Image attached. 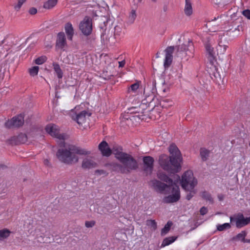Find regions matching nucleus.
<instances>
[{
	"label": "nucleus",
	"instance_id": "29",
	"mask_svg": "<svg viewBox=\"0 0 250 250\" xmlns=\"http://www.w3.org/2000/svg\"><path fill=\"white\" fill-rule=\"evenodd\" d=\"M200 155L202 160L204 162L206 161L209 155V151L205 148H201L200 150Z\"/></svg>",
	"mask_w": 250,
	"mask_h": 250
},
{
	"label": "nucleus",
	"instance_id": "20",
	"mask_svg": "<svg viewBox=\"0 0 250 250\" xmlns=\"http://www.w3.org/2000/svg\"><path fill=\"white\" fill-rule=\"evenodd\" d=\"M98 166V164L94 161L88 159V158H84L82 164V167L84 169H91L93 168L96 167Z\"/></svg>",
	"mask_w": 250,
	"mask_h": 250
},
{
	"label": "nucleus",
	"instance_id": "10",
	"mask_svg": "<svg viewBox=\"0 0 250 250\" xmlns=\"http://www.w3.org/2000/svg\"><path fill=\"white\" fill-rule=\"evenodd\" d=\"M45 130L48 134L53 137L63 141L65 140V134H60L59 127L55 124L47 125L45 127Z\"/></svg>",
	"mask_w": 250,
	"mask_h": 250
},
{
	"label": "nucleus",
	"instance_id": "11",
	"mask_svg": "<svg viewBox=\"0 0 250 250\" xmlns=\"http://www.w3.org/2000/svg\"><path fill=\"white\" fill-rule=\"evenodd\" d=\"M143 170L146 175H151L154 168V158L150 156H146L143 157Z\"/></svg>",
	"mask_w": 250,
	"mask_h": 250
},
{
	"label": "nucleus",
	"instance_id": "14",
	"mask_svg": "<svg viewBox=\"0 0 250 250\" xmlns=\"http://www.w3.org/2000/svg\"><path fill=\"white\" fill-rule=\"evenodd\" d=\"M98 148L104 156L109 157L112 154L111 149L109 147L108 143L105 141H103L99 145Z\"/></svg>",
	"mask_w": 250,
	"mask_h": 250
},
{
	"label": "nucleus",
	"instance_id": "13",
	"mask_svg": "<svg viewBox=\"0 0 250 250\" xmlns=\"http://www.w3.org/2000/svg\"><path fill=\"white\" fill-rule=\"evenodd\" d=\"M24 123V116L20 114L13 117L11 120H8L5 123V126L8 128L12 127H19L21 126Z\"/></svg>",
	"mask_w": 250,
	"mask_h": 250
},
{
	"label": "nucleus",
	"instance_id": "35",
	"mask_svg": "<svg viewBox=\"0 0 250 250\" xmlns=\"http://www.w3.org/2000/svg\"><path fill=\"white\" fill-rule=\"evenodd\" d=\"M231 228V225L229 223H226L223 224L217 225V230L219 231H224Z\"/></svg>",
	"mask_w": 250,
	"mask_h": 250
},
{
	"label": "nucleus",
	"instance_id": "40",
	"mask_svg": "<svg viewBox=\"0 0 250 250\" xmlns=\"http://www.w3.org/2000/svg\"><path fill=\"white\" fill-rule=\"evenodd\" d=\"M39 67L38 66H34L29 68L28 72L31 76L34 77L38 75Z\"/></svg>",
	"mask_w": 250,
	"mask_h": 250
},
{
	"label": "nucleus",
	"instance_id": "63",
	"mask_svg": "<svg viewBox=\"0 0 250 250\" xmlns=\"http://www.w3.org/2000/svg\"><path fill=\"white\" fill-rule=\"evenodd\" d=\"M113 75H109V76H107V78H105L106 79H111V77H113Z\"/></svg>",
	"mask_w": 250,
	"mask_h": 250
},
{
	"label": "nucleus",
	"instance_id": "33",
	"mask_svg": "<svg viewBox=\"0 0 250 250\" xmlns=\"http://www.w3.org/2000/svg\"><path fill=\"white\" fill-rule=\"evenodd\" d=\"M12 232L7 229L0 230V240H3L8 238Z\"/></svg>",
	"mask_w": 250,
	"mask_h": 250
},
{
	"label": "nucleus",
	"instance_id": "26",
	"mask_svg": "<svg viewBox=\"0 0 250 250\" xmlns=\"http://www.w3.org/2000/svg\"><path fill=\"white\" fill-rule=\"evenodd\" d=\"M178 238V236H169L165 238L162 243L161 247H165L173 243Z\"/></svg>",
	"mask_w": 250,
	"mask_h": 250
},
{
	"label": "nucleus",
	"instance_id": "58",
	"mask_svg": "<svg viewBox=\"0 0 250 250\" xmlns=\"http://www.w3.org/2000/svg\"><path fill=\"white\" fill-rule=\"evenodd\" d=\"M6 168H7V167L6 165L3 164H0V169H4Z\"/></svg>",
	"mask_w": 250,
	"mask_h": 250
},
{
	"label": "nucleus",
	"instance_id": "59",
	"mask_svg": "<svg viewBox=\"0 0 250 250\" xmlns=\"http://www.w3.org/2000/svg\"><path fill=\"white\" fill-rule=\"evenodd\" d=\"M218 198L219 201H222L223 200L224 197L223 195H219L218 196Z\"/></svg>",
	"mask_w": 250,
	"mask_h": 250
},
{
	"label": "nucleus",
	"instance_id": "50",
	"mask_svg": "<svg viewBox=\"0 0 250 250\" xmlns=\"http://www.w3.org/2000/svg\"><path fill=\"white\" fill-rule=\"evenodd\" d=\"M243 15L247 19L250 20V10L246 9L242 12Z\"/></svg>",
	"mask_w": 250,
	"mask_h": 250
},
{
	"label": "nucleus",
	"instance_id": "22",
	"mask_svg": "<svg viewBox=\"0 0 250 250\" xmlns=\"http://www.w3.org/2000/svg\"><path fill=\"white\" fill-rule=\"evenodd\" d=\"M142 114H138V115H132L130 113V112H128L127 113L123 115V119H125V120H136L137 118L139 120H144L145 115H144V111H142L141 113Z\"/></svg>",
	"mask_w": 250,
	"mask_h": 250
},
{
	"label": "nucleus",
	"instance_id": "62",
	"mask_svg": "<svg viewBox=\"0 0 250 250\" xmlns=\"http://www.w3.org/2000/svg\"><path fill=\"white\" fill-rule=\"evenodd\" d=\"M244 243H250V239H246L245 238V241H244Z\"/></svg>",
	"mask_w": 250,
	"mask_h": 250
},
{
	"label": "nucleus",
	"instance_id": "51",
	"mask_svg": "<svg viewBox=\"0 0 250 250\" xmlns=\"http://www.w3.org/2000/svg\"><path fill=\"white\" fill-rule=\"evenodd\" d=\"M227 48L218 47L217 48L218 54L219 53H220V54H224V53L226 52Z\"/></svg>",
	"mask_w": 250,
	"mask_h": 250
},
{
	"label": "nucleus",
	"instance_id": "28",
	"mask_svg": "<svg viewBox=\"0 0 250 250\" xmlns=\"http://www.w3.org/2000/svg\"><path fill=\"white\" fill-rule=\"evenodd\" d=\"M52 64L54 70L56 73L58 78L59 79H62L63 76V72L60 66V65L57 62H53Z\"/></svg>",
	"mask_w": 250,
	"mask_h": 250
},
{
	"label": "nucleus",
	"instance_id": "64",
	"mask_svg": "<svg viewBox=\"0 0 250 250\" xmlns=\"http://www.w3.org/2000/svg\"><path fill=\"white\" fill-rule=\"evenodd\" d=\"M152 84H153V86H154L155 87V85H156V82H155V81H153L152 82Z\"/></svg>",
	"mask_w": 250,
	"mask_h": 250
},
{
	"label": "nucleus",
	"instance_id": "1",
	"mask_svg": "<svg viewBox=\"0 0 250 250\" xmlns=\"http://www.w3.org/2000/svg\"><path fill=\"white\" fill-rule=\"evenodd\" d=\"M168 151L170 156L166 154H162L160 156L159 165L165 171L169 174V176L173 174L177 181L180 180V176L175 174L180 172L182 169L181 163L183 161V158L181 153L174 144H172L169 146Z\"/></svg>",
	"mask_w": 250,
	"mask_h": 250
},
{
	"label": "nucleus",
	"instance_id": "8",
	"mask_svg": "<svg viewBox=\"0 0 250 250\" xmlns=\"http://www.w3.org/2000/svg\"><path fill=\"white\" fill-rule=\"evenodd\" d=\"M150 182L152 187L157 192L165 194L170 193L171 187H169V185L167 184L163 183L157 179L152 180Z\"/></svg>",
	"mask_w": 250,
	"mask_h": 250
},
{
	"label": "nucleus",
	"instance_id": "4",
	"mask_svg": "<svg viewBox=\"0 0 250 250\" xmlns=\"http://www.w3.org/2000/svg\"><path fill=\"white\" fill-rule=\"evenodd\" d=\"M176 55L181 59L188 60L189 57H192L194 46L191 40H189L188 44L183 43L176 46Z\"/></svg>",
	"mask_w": 250,
	"mask_h": 250
},
{
	"label": "nucleus",
	"instance_id": "56",
	"mask_svg": "<svg viewBox=\"0 0 250 250\" xmlns=\"http://www.w3.org/2000/svg\"><path fill=\"white\" fill-rule=\"evenodd\" d=\"M142 105H148V103H147V101L146 100V99H144L142 100Z\"/></svg>",
	"mask_w": 250,
	"mask_h": 250
},
{
	"label": "nucleus",
	"instance_id": "2",
	"mask_svg": "<svg viewBox=\"0 0 250 250\" xmlns=\"http://www.w3.org/2000/svg\"><path fill=\"white\" fill-rule=\"evenodd\" d=\"M59 146L61 148L57 150L56 156L60 161L67 165H72L78 162L79 157L77 154L87 155L91 153L90 151L75 145L67 144L64 141L59 144Z\"/></svg>",
	"mask_w": 250,
	"mask_h": 250
},
{
	"label": "nucleus",
	"instance_id": "42",
	"mask_svg": "<svg viewBox=\"0 0 250 250\" xmlns=\"http://www.w3.org/2000/svg\"><path fill=\"white\" fill-rule=\"evenodd\" d=\"M168 103H171V102L167 99L163 100L160 101L159 104L162 108H167L171 105V104H168Z\"/></svg>",
	"mask_w": 250,
	"mask_h": 250
},
{
	"label": "nucleus",
	"instance_id": "44",
	"mask_svg": "<svg viewBox=\"0 0 250 250\" xmlns=\"http://www.w3.org/2000/svg\"><path fill=\"white\" fill-rule=\"evenodd\" d=\"M46 60V58L45 56H41L38 57L35 60V62L37 64H42Z\"/></svg>",
	"mask_w": 250,
	"mask_h": 250
},
{
	"label": "nucleus",
	"instance_id": "27",
	"mask_svg": "<svg viewBox=\"0 0 250 250\" xmlns=\"http://www.w3.org/2000/svg\"><path fill=\"white\" fill-rule=\"evenodd\" d=\"M155 90H156L154 89V88H153L152 93L147 96H146V100L147 101V103H148V105H147V106H150L151 105L154 107L156 106L155 104H152L155 98V95L154 94V91Z\"/></svg>",
	"mask_w": 250,
	"mask_h": 250
},
{
	"label": "nucleus",
	"instance_id": "34",
	"mask_svg": "<svg viewBox=\"0 0 250 250\" xmlns=\"http://www.w3.org/2000/svg\"><path fill=\"white\" fill-rule=\"evenodd\" d=\"M201 196L203 199L206 201H208L211 204L213 203V199L212 198L211 194L208 192L204 191L201 193Z\"/></svg>",
	"mask_w": 250,
	"mask_h": 250
},
{
	"label": "nucleus",
	"instance_id": "23",
	"mask_svg": "<svg viewBox=\"0 0 250 250\" xmlns=\"http://www.w3.org/2000/svg\"><path fill=\"white\" fill-rule=\"evenodd\" d=\"M88 113L86 110H83L76 115L75 118L73 119L77 122L79 125L82 124L85 121V117Z\"/></svg>",
	"mask_w": 250,
	"mask_h": 250
},
{
	"label": "nucleus",
	"instance_id": "37",
	"mask_svg": "<svg viewBox=\"0 0 250 250\" xmlns=\"http://www.w3.org/2000/svg\"><path fill=\"white\" fill-rule=\"evenodd\" d=\"M173 59V56L166 55L164 61V67L165 68H168L171 65Z\"/></svg>",
	"mask_w": 250,
	"mask_h": 250
},
{
	"label": "nucleus",
	"instance_id": "5",
	"mask_svg": "<svg viewBox=\"0 0 250 250\" xmlns=\"http://www.w3.org/2000/svg\"><path fill=\"white\" fill-rule=\"evenodd\" d=\"M79 29L82 33L86 37L90 35L92 31V22L90 17L86 16L83 20L81 21L79 24ZM94 39L86 37V42L88 44H92Z\"/></svg>",
	"mask_w": 250,
	"mask_h": 250
},
{
	"label": "nucleus",
	"instance_id": "55",
	"mask_svg": "<svg viewBox=\"0 0 250 250\" xmlns=\"http://www.w3.org/2000/svg\"><path fill=\"white\" fill-rule=\"evenodd\" d=\"M119 67H123L124 66V65L125 63V60H123L122 61L119 62Z\"/></svg>",
	"mask_w": 250,
	"mask_h": 250
},
{
	"label": "nucleus",
	"instance_id": "46",
	"mask_svg": "<svg viewBox=\"0 0 250 250\" xmlns=\"http://www.w3.org/2000/svg\"><path fill=\"white\" fill-rule=\"evenodd\" d=\"M139 108L136 107H132L129 108L128 110L130 112V113L132 115L135 114L140 113V111L139 110Z\"/></svg>",
	"mask_w": 250,
	"mask_h": 250
},
{
	"label": "nucleus",
	"instance_id": "15",
	"mask_svg": "<svg viewBox=\"0 0 250 250\" xmlns=\"http://www.w3.org/2000/svg\"><path fill=\"white\" fill-rule=\"evenodd\" d=\"M27 141V135L25 133H21L18 136L12 137L11 139V144L18 145L20 144H24Z\"/></svg>",
	"mask_w": 250,
	"mask_h": 250
},
{
	"label": "nucleus",
	"instance_id": "54",
	"mask_svg": "<svg viewBox=\"0 0 250 250\" xmlns=\"http://www.w3.org/2000/svg\"><path fill=\"white\" fill-rule=\"evenodd\" d=\"M95 173L96 174H98V175H102V174H105L106 173V172L104 170H100V169H97L95 171Z\"/></svg>",
	"mask_w": 250,
	"mask_h": 250
},
{
	"label": "nucleus",
	"instance_id": "36",
	"mask_svg": "<svg viewBox=\"0 0 250 250\" xmlns=\"http://www.w3.org/2000/svg\"><path fill=\"white\" fill-rule=\"evenodd\" d=\"M146 225L151 228L153 230H155L157 229V224L155 220L148 219L146 221Z\"/></svg>",
	"mask_w": 250,
	"mask_h": 250
},
{
	"label": "nucleus",
	"instance_id": "41",
	"mask_svg": "<svg viewBox=\"0 0 250 250\" xmlns=\"http://www.w3.org/2000/svg\"><path fill=\"white\" fill-rule=\"evenodd\" d=\"M137 15L134 10H132L128 17V20L130 23H133L136 18Z\"/></svg>",
	"mask_w": 250,
	"mask_h": 250
},
{
	"label": "nucleus",
	"instance_id": "57",
	"mask_svg": "<svg viewBox=\"0 0 250 250\" xmlns=\"http://www.w3.org/2000/svg\"><path fill=\"white\" fill-rule=\"evenodd\" d=\"M246 48L248 53L250 54V43H248L246 44Z\"/></svg>",
	"mask_w": 250,
	"mask_h": 250
},
{
	"label": "nucleus",
	"instance_id": "25",
	"mask_svg": "<svg viewBox=\"0 0 250 250\" xmlns=\"http://www.w3.org/2000/svg\"><path fill=\"white\" fill-rule=\"evenodd\" d=\"M186 4L184 9L185 14L188 16H190L193 12L192 4L190 0H185Z\"/></svg>",
	"mask_w": 250,
	"mask_h": 250
},
{
	"label": "nucleus",
	"instance_id": "21",
	"mask_svg": "<svg viewBox=\"0 0 250 250\" xmlns=\"http://www.w3.org/2000/svg\"><path fill=\"white\" fill-rule=\"evenodd\" d=\"M64 29L68 40L72 41L74 32L72 24L68 22L65 23Z\"/></svg>",
	"mask_w": 250,
	"mask_h": 250
},
{
	"label": "nucleus",
	"instance_id": "39",
	"mask_svg": "<svg viewBox=\"0 0 250 250\" xmlns=\"http://www.w3.org/2000/svg\"><path fill=\"white\" fill-rule=\"evenodd\" d=\"M184 190L186 191L189 192L187 193L186 198L188 200H190L196 193V191L194 188L190 189V187H188V189H187Z\"/></svg>",
	"mask_w": 250,
	"mask_h": 250
},
{
	"label": "nucleus",
	"instance_id": "9",
	"mask_svg": "<svg viewBox=\"0 0 250 250\" xmlns=\"http://www.w3.org/2000/svg\"><path fill=\"white\" fill-rule=\"evenodd\" d=\"M172 194L164 197L163 202L165 203H172L178 201L180 199V192L179 186L175 184L171 187Z\"/></svg>",
	"mask_w": 250,
	"mask_h": 250
},
{
	"label": "nucleus",
	"instance_id": "6",
	"mask_svg": "<svg viewBox=\"0 0 250 250\" xmlns=\"http://www.w3.org/2000/svg\"><path fill=\"white\" fill-rule=\"evenodd\" d=\"M197 184V180L194 177L192 171L188 170L184 172L181 180V187L184 189H188V187L193 189Z\"/></svg>",
	"mask_w": 250,
	"mask_h": 250
},
{
	"label": "nucleus",
	"instance_id": "16",
	"mask_svg": "<svg viewBox=\"0 0 250 250\" xmlns=\"http://www.w3.org/2000/svg\"><path fill=\"white\" fill-rule=\"evenodd\" d=\"M122 166L121 163L119 164L116 162H111L105 164V167H107L109 170L115 172H120L122 174H124Z\"/></svg>",
	"mask_w": 250,
	"mask_h": 250
},
{
	"label": "nucleus",
	"instance_id": "38",
	"mask_svg": "<svg viewBox=\"0 0 250 250\" xmlns=\"http://www.w3.org/2000/svg\"><path fill=\"white\" fill-rule=\"evenodd\" d=\"M214 70L216 72H213L212 74H210V77L214 81L219 82V80H221L220 75L215 67H214Z\"/></svg>",
	"mask_w": 250,
	"mask_h": 250
},
{
	"label": "nucleus",
	"instance_id": "48",
	"mask_svg": "<svg viewBox=\"0 0 250 250\" xmlns=\"http://www.w3.org/2000/svg\"><path fill=\"white\" fill-rule=\"evenodd\" d=\"M96 224V222L94 220L90 221H85V226L87 228H92L95 226Z\"/></svg>",
	"mask_w": 250,
	"mask_h": 250
},
{
	"label": "nucleus",
	"instance_id": "7",
	"mask_svg": "<svg viewBox=\"0 0 250 250\" xmlns=\"http://www.w3.org/2000/svg\"><path fill=\"white\" fill-rule=\"evenodd\" d=\"M230 222L232 225L235 222L236 227L240 229L250 223V217L245 218L242 213H238L230 217Z\"/></svg>",
	"mask_w": 250,
	"mask_h": 250
},
{
	"label": "nucleus",
	"instance_id": "43",
	"mask_svg": "<svg viewBox=\"0 0 250 250\" xmlns=\"http://www.w3.org/2000/svg\"><path fill=\"white\" fill-rule=\"evenodd\" d=\"M140 82L137 81L134 83L131 84L128 88V91L131 90L133 92H135L139 88Z\"/></svg>",
	"mask_w": 250,
	"mask_h": 250
},
{
	"label": "nucleus",
	"instance_id": "30",
	"mask_svg": "<svg viewBox=\"0 0 250 250\" xmlns=\"http://www.w3.org/2000/svg\"><path fill=\"white\" fill-rule=\"evenodd\" d=\"M229 42L227 41V38L225 35H222L220 37L218 42V46L221 47H228Z\"/></svg>",
	"mask_w": 250,
	"mask_h": 250
},
{
	"label": "nucleus",
	"instance_id": "49",
	"mask_svg": "<svg viewBox=\"0 0 250 250\" xmlns=\"http://www.w3.org/2000/svg\"><path fill=\"white\" fill-rule=\"evenodd\" d=\"M121 32V29L120 26L116 25L114 27V36L120 35Z\"/></svg>",
	"mask_w": 250,
	"mask_h": 250
},
{
	"label": "nucleus",
	"instance_id": "31",
	"mask_svg": "<svg viewBox=\"0 0 250 250\" xmlns=\"http://www.w3.org/2000/svg\"><path fill=\"white\" fill-rule=\"evenodd\" d=\"M58 0H48L43 4V8L45 9H50L53 8L57 3Z\"/></svg>",
	"mask_w": 250,
	"mask_h": 250
},
{
	"label": "nucleus",
	"instance_id": "12",
	"mask_svg": "<svg viewBox=\"0 0 250 250\" xmlns=\"http://www.w3.org/2000/svg\"><path fill=\"white\" fill-rule=\"evenodd\" d=\"M68 47L65 34L63 32H59L57 35L55 49L56 50H60L65 51Z\"/></svg>",
	"mask_w": 250,
	"mask_h": 250
},
{
	"label": "nucleus",
	"instance_id": "60",
	"mask_svg": "<svg viewBox=\"0 0 250 250\" xmlns=\"http://www.w3.org/2000/svg\"><path fill=\"white\" fill-rule=\"evenodd\" d=\"M240 27L241 28H242V26H240L239 25H238V26H237V28H235L234 30H233V31H235V30H237L238 31H240Z\"/></svg>",
	"mask_w": 250,
	"mask_h": 250
},
{
	"label": "nucleus",
	"instance_id": "17",
	"mask_svg": "<svg viewBox=\"0 0 250 250\" xmlns=\"http://www.w3.org/2000/svg\"><path fill=\"white\" fill-rule=\"evenodd\" d=\"M111 149L112 150V153L114 155L115 158L118 161L120 158H121V157H123L124 155L127 153L126 152H123V147L120 146L114 145Z\"/></svg>",
	"mask_w": 250,
	"mask_h": 250
},
{
	"label": "nucleus",
	"instance_id": "53",
	"mask_svg": "<svg viewBox=\"0 0 250 250\" xmlns=\"http://www.w3.org/2000/svg\"><path fill=\"white\" fill-rule=\"evenodd\" d=\"M29 13L31 15H35L37 13V9L35 7L30 8L29 10Z\"/></svg>",
	"mask_w": 250,
	"mask_h": 250
},
{
	"label": "nucleus",
	"instance_id": "3",
	"mask_svg": "<svg viewBox=\"0 0 250 250\" xmlns=\"http://www.w3.org/2000/svg\"><path fill=\"white\" fill-rule=\"evenodd\" d=\"M119 161L122 164L124 174H129L132 171L136 170L139 168L137 160L128 153L124 155Z\"/></svg>",
	"mask_w": 250,
	"mask_h": 250
},
{
	"label": "nucleus",
	"instance_id": "61",
	"mask_svg": "<svg viewBox=\"0 0 250 250\" xmlns=\"http://www.w3.org/2000/svg\"><path fill=\"white\" fill-rule=\"evenodd\" d=\"M163 10L165 12L167 11V5H164L163 7Z\"/></svg>",
	"mask_w": 250,
	"mask_h": 250
},
{
	"label": "nucleus",
	"instance_id": "47",
	"mask_svg": "<svg viewBox=\"0 0 250 250\" xmlns=\"http://www.w3.org/2000/svg\"><path fill=\"white\" fill-rule=\"evenodd\" d=\"M26 1V0H18L17 4L15 5L14 8L16 10L19 11L23 3Z\"/></svg>",
	"mask_w": 250,
	"mask_h": 250
},
{
	"label": "nucleus",
	"instance_id": "24",
	"mask_svg": "<svg viewBox=\"0 0 250 250\" xmlns=\"http://www.w3.org/2000/svg\"><path fill=\"white\" fill-rule=\"evenodd\" d=\"M247 232L245 230L242 231L240 233L237 234L236 235L233 236L230 239L231 241H239L244 243L245 240V237L247 236Z\"/></svg>",
	"mask_w": 250,
	"mask_h": 250
},
{
	"label": "nucleus",
	"instance_id": "52",
	"mask_svg": "<svg viewBox=\"0 0 250 250\" xmlns=\"http://www.w3.org/2000/svg\"><path fill=\"white\" fill-rule=\"evenodd\" d=\"M208 211V210L207 208L205 207H203L200 209V213L201 215H204L207 213Z\"/></svg>",
	"mask_w": 250,
	"mask_h": 250
},
{
	"label": "nucleus",
	"instance_id": "19",
	"mask_svg": "<svg viewBox=\"0 0 250 250\" xmlns=\"http://www.w3.org/2000/svg\"><path fill=\"white\" fill-rule=\"evenodd\" d=\"M205 48L207 54L208 55V60L211 63H213V61H215V56L214 48L211 46L210 44L207 42L205 44Z\"/></svg>",
	"mask_w": 250,
	"mask_h": 250
},
{
	"label": "nucleus",
	"instance_id": "18",
	"mask_svg": "<svg viewBox=\"0 0 250 250\" xmlns=\"http://www.w3.org/2000/svg\"><path fill=\"white\" fill-rule=\"evenodd\" d=\"M158 178L162 181L166 182L169 187H172L176 184L173 180L167 175L164 172H159L157 173Z\"/></svg>",
	"mask_w": 250,
	"mask_h": 250
},
{
	"label": "nucleus",
	"instance_id": "32",
	"mask_svg": "<svg viewBox=\"0 0 250 250\" xmlns=\"http://www.w3.org/2000/svg\"><path fill=\"white\" fill-rule=\"evenodd\" d=\"M173 225V223L171 221H168L167 223L165 225L164 227L162 229L161 235L164 236L167 234L170 230V228Z\"/></svg>",
	"mask_w": 250,
	"mask_h": 250
},
{
	"label": "nucleus",
	"instance_id": "45",
	"mask_svg": "<svg viewBox=\"0 0 250 250\" xmlns=\"http://www.w3.org/2000/svg\"><path fill=\"white\" fill-rule=\"evenodd\" d=\"M174 50V47L173 46H170L167 47L166 50V55H169L170 56H172V53H173Z\"/></svg>",
	"mask_w": 250,
	"mask_h": 250
}]
</instances>
